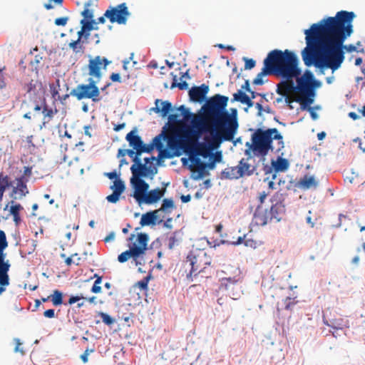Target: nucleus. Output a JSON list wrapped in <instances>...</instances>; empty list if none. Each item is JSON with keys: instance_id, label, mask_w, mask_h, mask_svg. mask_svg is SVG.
Returning <instances> with one entry per match:
<instances>
[{"instance_id": "nucleus-1", "label": "nucleus", "mask_w": 365, "mask_h": 365, "mask_svg": "<svg viewBox=\"0 0 365 365\" xmlns=\"http://www.w3.org/2000/svg\"><path fill=\"white\" fill-rule=\"evenodd\" d=\"M353 11H340L304 31L307 46L302 51L307 66L338 69L344 59L343 43L353 33Z\"/></svg>"}, {"instance_id": "nucleus-2", "label": "nucleus", "mask_w": 365, "mask_h": 365, "mask_svg": "<svg viewBox=\"0 0 365 365\" xmlns=\"http://www.w3.org/2000/svg\"><path fill=\"white\" fill-rule=\"evenodd\" d=\"M228 97L215 94L208 98L201 108V112L195 115L192 125H185L180 130V142L185 149L195 150L197 155L206 156V148L198 140L202 134L210 148H218L225 141H232L237 133L238 122L237 110L232 113L227 110Z\"/></svg>"}, {"instance_id": "nucleus-3", "label": "nucleus", "mask_w": 365, "mask_h": 365, "mask_svg": "<svg viewBox=\"0 0 365 365\" xmlns=\"http://www.w3.org/2000/svg\"><path fill=\"white\" fill-rule=\"evenodd\" d=\"M266 59L273 75L286 80L300 78L302 71L299 68V59L292 51L274 49L268 53Z\"/></svg>"}, {"instance_id": "nucleus-4", "label": "nucleus", "mask_w": 365, "mask_h": 365, "mask_svg": "<svg viewBox=\"0 0 365 365\" xmlns=\"http://www.w3.org/2000/svg\"><path fill=\"white\" fill-rule=\"evenodd\" d=\"M273 140H277L276 152H279L284 148L282 135L278 132L277 128H269L263 130L257 129L252 135V142H247L245 145L247 148L245 150V154L248 158H252V152L257 156H266L269 150L273 151Z\"/></svg>"}, {"instance_id": "nucleus-5", "label": "nucleus", "mask_w": 365, "mask_h": 365, "mask_svg": "<svg viewBox=\"0 0 365 365\" xmlns=\"http://www.w3.org/2000/svg\"><path fill=\"white\" fill-rule=\"evenodd\" d=\"M297 78V86L294 85L293 79L282 81L277 85V93L282 96L291 94L292 92L298 93V96L304 97L311 93L314 86H320V83L314 79L313 73L307 70L300 78Z\"/></svg>"}, {"instance_id": "nucleus-6", "label": "nucleus", "mask_w": 365, "mask_h": 365, "mask_svg": "<svg viewBox=\"0 0 365 365\" xmlns=\"http://www.w3.org/2000/svg\"><path fill=\"white\" fill-rule=\"evenodd\" d=\"M211 257L204 249L192 248L185 261V266L190 267L187 274V278L196 277L200 273L205 272L207 267L211 264Z\"/></svg>"}, {"instance_id": "nucleus-7", "label": "nucleus", "mask_w": 365, "mask_h": 365, "mask_svg": "<svg viewBox=\"0 0 365 365\" xmlns=\"http://www.w3.org/2000/svg\"><path fill=\"white\" fill-rule=\"evenodd\" d=\"M128 240L130 242L129 250L122 252L118 257L120 263L127 262L130 258L136 260L143 255L148 249V235L146 233H138L137 235L131 234Z\"/></svg>"}, {"instance_id": "nucleus-8", "label": "nucleus", "mask_w": 365, "mask_h": 365, "mask_svg": "<svg viewBox=\"0 0 365 365\" xmlns=\"http://www.w3.org/2000/svg\"><path fill=\"white\" fill-rule=\"evenodd\" d=\"M8 247L6 236L3 230H0V295L6 291L10 284L9 272L11 267L9 260L6 259L4 250Z\"/></svg>"}, {"instance_id": "nucleus-9", "label": "nucleus", "mask_w": 365, "mask_h": 365, "mask_svg": "<svg viewBox=\"0 0 365 365\" xmlns=\"http://www.w3.org/2000/svg\"><path fill=\"white\" fill-rule=\"evenodd\" d=\"M98 82L93 79H89L88 84H79L76 88L71 90L70 94L78 100L84 98L91 99L93 102L97 103L101 100L100 90L96 86Z\"/></svg>"}, {"instance_id": "nucleus-10", "label": "nucleus", "mask_w": 365, "mask_h": 365, "mask_svg": "<svg viewBox=\"0 0 365 365\" xmlns=\"http://www.w3.org/2000/svg\"><path fill=\"white\" fill-rule=\"evenodd\" d=\"M155 160V157L145 158V164H143L138 156L133 159L134 164L131 166L130 170L133 174L131 179H141L142 177H147L148 175H154L157 173L158 169L152 165H148L151 161Z\"/></svg>"}, {"instance_id": "nucleus-11", "label": "nucleus", "mask_w": 365, "mask_h": 365, "mask_svg": "<svg viewBox=\"0 0 365 365\" xmlns=\"http://www.w3.org/2000/svg\"><path fill=\"white\" fill-rule=\"evenodd\" d=\"M130 14L125 3H122L116 6H110L104 13V16L111 23H118V24H125Z\"/></svg>"}, {"instance_id": "nucleus-12", "label": "nucleus", "mask_w": 365, "mask_h": 365, "mask_svg": "<svg viewBox=\"0 0 365 365\" xmlns=\"http://www.w3.org/2000/svg\"><path fill=\"white\" fill-rule=\"evenodd\" d=\"M110 61L105 57L97 56L89 60L88 64V75L90 79L99 82L102 77V69H106Z\"/></svg>"}, {"instance_id": "nucleus-13", "label": "nucleus", "mask_w": 365, "mask_h": 365, "mask_svg": "<svg viewBox=\"0 0 365 365\" xmlns=\"http://www.w3.org/2000/svg\"><path fill=\"white\" fill-rule=\"evenodd\" d=\"M126 140L130 147L136 150V155L139 157L143 153H150L153 150V145L143 143L141 138L135 135V130H132L126 135Z\"/></svg>"}, {"instance_id": "nucleus-14", "label": "nucleus", "mask_w": 365, "mask_h": 365, "mask_svg": "<svg viewBox=\"0 0 365 365\" xmlns=\"http://www.w3.org/2000/svg\"><path fill=\"white\" fill-rule=\"evenodd\" d=\"M319 86H314L311 89V93L306 94L304 97L297 96L296 98V102L300 104V108L302 110H308L310 113L312 118L315 120L318 118V114L314 110V109L310 106L311 104L314 103V98L315 96V88L319 87Z\"/></svg>"}, {"instance_id": "nucleus-15", "label": "nucleus", "mask_w": 365, "mask_h": 365, "mask_svg": "<svg viewBox=\"0 0 365 365\" xmlns=\"http://www.w3.org/2000/svg\"><path fill=\"white\" fill-rule=\"evenodd\" d=\"M130 183L134 188L133 197L139 205L142 204V199L149 188V185L143 179H130Z\"/></svg>"}, {"instance_id": "nucleus-16", "label": "nucleus", "mask_w": 365, "mask_h": 365, "mask_svg": "<svg viewBox=\"0 0 365 365\" xmlns=\"http://www.w3.org/2000/svg\"><path fill=\"white\" fill-rule=\"evenodd\" d=\"M284 212V205L282 202H279L272 205L269 212L265 216L266 220H262L260 217H257V218H259L262 221L260 224L264 225L267 223V218H269L270 220H275L276 222H279Z\"/></svg>"}, {"instance_id": "nucleus-17", "label": "nucleus", "mask_w": 365, "mask_h": 365, "mask_svg": "<svg viewBox=\"0 0 365 365\" xmlns=\"http://www.w3.org/2000/svg\"><path fill=\"white\" fill-rule=\"evenodd\" d=\"M209 91V86L205 83L200 86H193L189 91V97L193 102L201 103L206 99V96Z\"/></svg>"}, {"instance_id": "nucleus-18", "label": "nucleus", "mask_w": 365, "mask_h": 365, "mask_svg": "<svg viewBox=\"0 0 365 365\" xmlns=\"http://www.w3.org/2000/svg\"><path fill=\"white\" fill-rule=\"evenodd\" d=\"M16 185L12 187L11 197L15 200H21L29 193L27 182L22 178H16Z\"/></svg>"}, {"instance_id": "nucleus-19", "label": "nucleus", "mask_w": 365, "mask_h": 365, "mask_svg": "<svg viewBox=\"0 0 365 365\" xmlns=\"http://www.w3.org/2000/svg\"><path fill=\"white\" fill-rule=\"evenodd\" d=\"M160 212V210H155L143 214L140 219V225L143 227L148 225H155L156 224L159 225L162 223L163 220L159 217L158 214Z\"/></svg>"}, {"instance_id": "nucleus-20", "label": "nucleus", "mask_w": 365, "mask_h": 365, "mask_svg": "<svg viewBox=\"0 0 365 365\" xmlns=\"http://www.w3.org/2000/svg\"><path fill=\"white\" fill-rule=\"evenodd\" d=\"M165 188H156L147 191L146 194L142 199V203L150 205L158 202L164 195Z\"/></svg>"}, {"instance_id": "nucleus-21", "label": "nucleus", "mask_w": 365, "mask_h": 365, "mask_svg": "<svg viewBox=\"0 0 365 365\" xmlns=\"http://www.w3.org/2000/svg\"><path fill=\"white\" fill-rule=\"evenodd\" d=\"M190 160L192 163L190 165L191 170L193 172H197V176L195 179L202 178L206 174H208L206 171L207 168V163L202 162L200 158L195 157H191Z\"/></svg>"}, {"instance_id": "nucleus-22", "label": "nucleus", "mask_w": 365, "mask_h": 365, "mask_svg": "<svg viewBox=\"0 0 365 365\" xmlns=\"http://www.w3.org/2000/svg\"><path fill=\"white\" fill-rule=\"evenodd\" d=\"M155 107L152 108L151 110L155 113L160 114L163 118L166 117L168 113L172 110L173 106L171 103L168 101H161L159 99L155 101Z\"/></svg>"}, {"instance_id": "nucleus-23", "label": "nucleus", "mask_w": 365, "mask_h": 365, "mask_svg": "<svg viewBox=\"0 0 365 365\" xmlns=\"http://www.w3.org/2000/svg\"><path fill=\"white\" fill-rule=\"evenodd\" d=\"M318 185V182L312 175H304L297 183V186L303 190H309L311 188H316Z\"/></svg>"}, {"instance_id": "nucleus-24", "label": "nucleus", "mask_w": 365, "mask_h": 365, "mask_svg": "<svg viewBox=\"0 0 365 365\" xmlns=\"http://www.w3.org/2000/svg\"><path fill=\"white\" fill-rule=\"evenodd\" d=\"M242 177L241 168L238 166L229 167L221 173V178L229 180H237Z\"/></svg>"}, {"instance_id": "nucleus-25", "label": "nucleus", "mask_w": 365, "mask_h": 365, "mask_svg": "<svg viewBox=\"0 0 365 365\" xmlns=\"http://www.w3.org/2000/svg\"><path fill=\"white\" fill-rule=\"evenodd\" d=\"M267 75H273V73L269 67V66L267 63V59L264 60V67L262 69V71L259 72L256 78L253 80V84L255 85H262L264 81H263V77Z\"/></svg>"}, {"instance_id": "nucleus-26", "label": "nucleus", "mask_w": 365, "mask_h": 365, "mask_svg": "<svg viewBox=\"0 0 365 365\" xmlns=\"http://www.w3.org/2000/svg\"><path fill=\"white\" fill-rule=\"evenodd\" d=\"M12 205L10 207V214L13 216L14 222L17 225L21 222V217L19 212L23 210V207L20 204H14L13 200L11 201Z\"/></svg>"}, {"instance_id": "nucleus-27", "label": "nucleus", "mask_w": 365, "mask_h": 365, "mask_svg": "<svg viewBox=\"0 0 365 365\" xmlns=\"http://www.w3.org/2000/svg\"><path fill=\"white\" fill-rule=\"evenodd\" d=\"M272 165L275 171H285L289 168V162L287 159L279 157L276 161H272Z\"/></svg>"}, {"instance_id": "nucleus-28", "label": "nucleus", "mask_w": 365, "mask_h": 365, "mask_svg": "<svg viewBox=\"0 0 365 365\" xmlns=\"http://www.w3.org/2000/svg\"><path fill=\"white\" fill-rule=\"evenodd\" d=\"M249 159L250 158H248L247 160L242 158L240 160L239 165H237L239 168H241L242 172V177L244 175L250 176L252 175L254 172V168H252V165L247 162Z\"/></svg>"}, {"instance_id": "nucleus-29", "label": "nucleus", "mask_w": 365, "mask_h": 365, "mask_svg": "<svg viewBox=\"0 0 365 365\" xmlns=\"http://www.w3.org/2000/svg\"><path fill=\"white\" fill-rule=\"evenodd\" d=\"M48 298H50V301L56 307L63 304V293L58 289L53 290V293L48 296Z\"/></svg>"}, {"instance_id": "nucleus-30", "label": "nucleus", "mask_w": 365, "mask_h": 365, "mask_svg": "<svg viewBox=\"0 0 365 365\" xmlns=\"http://www.w3.org/2000/svg\"><path fill=\"white\" fill-rule=\"evenodd\" d=\"M56 113H57L56 110L53 111L52 108H48V106L45 105L43 108V125L49 123Z\"/></svg>"}, {"instance_id": "nucleus-31", "label": "nucleus", "mask_w": 365, "mask_h": 365, "mask_svg": "<svg viewBox=\"0 0 365 365\" xmlns=\"http://www.w3.org/2000/svg\"><path fill=\"white\" fill-rule=\"evenodd\" d=\"M125 186L124 182L120 179H116L113 182V185L110 187V189L113 192L119 194H122L125 190Z\"/></svg>"}, {"instance_id": "nucleus-32", "label": "nucleus", "mask_w": 365, "mask_h": 365, "mask_svg": "<svg viewBox=\"0 0 365 365\" xmlns=\"http://www.w3.org/2000/svg\"><path fill=\"white\" fill-rule=\"evenodd\" d=\"M69 47L72 48L73 52L75 53H83L84 52V47L82 43H81V41H79V39H77L76 41H73L69 43Z\"/></svg>"}, {"instance_id": "nucleus-33", "label": "nucleus", "mask_w": 365, "mask_h": 365, "mask_svg": "<svg viewBox=\"0 0 365 365\" xmlns=\"http://www.w3.org/2000/svg\"><path fill=\"white\" fill-rule=\"evenodd\" d=\"M248 96L241 90H239L237 93L233 94V101L244 103L248 98Z\"/></svg>"}, {"instance_id": "nucleus-34", "label": "nucleus", "mask_w": 365, "mask_h": 365, "mask_svg": "<svg viewBox=\"0 0 365 365\" xmlns=\"http://www.w3.org/2000/svg\"><path fill=\"white\" fill-rule=\"evenodd\" d=\"M284 309L287 310H292L294 306L298 302L295 297H287L283 301Z\"/></svg>"}, {"instance_id": "nucleus-35", "label": "nucleus", "mask_w": 365, "mask_h": 365, "mask_svg": "<svg viewBox=\"0 0 365 365\" xmlns=\"http://www.w3.org/2000/svg\"><path fill=\"white\" fill-rule=\"evenodd\" d=\"M81 24H82V28L86 31H91L93 29H97V28L94 27L93 25L96 24V22L93 20H86L82 19L81 21Z\"/></svg>"}, {"instance_id": "nucleus-36", "label": "nucleus", "mask_w": 365, "mask_h": 365, "mask_svg": "<svg viewBox=\"0 0 365 365\" xmlns=\"http://www.w3.org/2000/svg\"><path fill=\"white\" fill-rule=\"evenodd\" d=\"M94 277H96V279L91 288V292L93 293H100L101 292V287L99 286V284L102 282V277H100L96 274L94 275Z\"/></svg>"}, {"instance_id": "nucleus-37", "label": "nucleus", "mask_w": 365, "mask_h": 365, "mask_svg": "<svg viewBox=\"0 0 365 365\" xmlns=\"http://www.w3.org/2000/svg\"><path fill=\"white\" fill-rule=\"evenodd\" d=\"M32 175V167L31 166H25L24 167L23 175L19 178H22L23 180L26 182H29V179Z\"/></svg>"}, {"instance_id": "nucleus-38", "label": "nucleus", "mask_w": 365, "mask_h": 365, "mask_svg": "<svg viewBox=\"0 0 365 365\" xmlns=\"http://www.w3.org/2000/svg\"><path fill=\"white\" fill-rule=\"evenodd\" d=\"M0 185H4L7 187L11 186V182L9 175H5L3 172L0 173Z\"/></svg>"}, {"instance_id": "nucleus-39", "label": "nucleus", "mask_w": 365, "mask_h": 365, "mask_svg": "<svg viewBox=\"0 0 365 365\" xmlns=\"http://www.w3.org/2000/svg\"><path fill=\"white\" fill-rule=\"evenodd\" d=\"M178 87L180 90H186L188 87V84L186 81H182L180 83H177V76H174L173 82L172 83L171 88Z\"/></svg>"}, {"instance_id": "nucleus-40", "label": "nucleus", "mask_w": 365, "mask_h": 365, "mask_svg": "<svg viewBox=\"0 0 365 365\" xmlns=\"http://www.w3.org/2000/svg\"><path fill=\"white\" fill-rule=\"evenodd\" d=\"M85 6L86 8L82 11L81 14L84 17V19L91 20L93 17V11L88 8V6H90V3H86Z\"/></svg>"}, {"instance_id": "nucleus-41", "label": "nucleus", "mask_w": 365, "mask_h": 365, "mask_svg": "<svg viewBox=\"0 0 365 365\" xmlns=\"http://www.w3.org/2000/svg\"><path fill=\"white\" fill-rule=\"evenodd\" d=\"M174 207V202L172 199L165 198L163 200L162 206L159 209L161 210H165L168 208Z\"/></svg>"}, {"instance_id": "nucleus-42", "label": "nucleus", "mask_w": 365, "mask_h": 365, "mask_svg": "<svg viewBox=\"0 0 365 365\" xmlns=\"http://www.w3.org/2000/svg\"><path fill=\"white\" fill-rule=\"evenodd\" d=\"M150 279V277H145L142 280L136 283V286L138 287L141 290H146L148 289V284Z\"/></svg>"}, {"instance_id": "nucleus-43", "label": "nucleus", "mask_w": 365, "mask_h": 365, "mask_svg": "<svg viewBox=\"0 0 365 365\" xmlns=\"http://www.w3.org/2000/svg\"><path fill=\"white\" fill-rule=\"evenodd\" d=\"M177 232H175L173 235L171 236L168 240V248L170 250L173 249L176 245H178L179 240L176 237Z\"/></svg>"}, {"instance_id": "nucleus-44", "label": "nucleus", "mask_w": 365, "mask_h": 365, "mask_svg": "<svg viewBox=\"0 0 365 365\" xmlns=\"http://www.w3.org/2000/svg\"><path fill=\"white\" fill-rule=\"evenodd\" d=\"M99 315L101 316L103 322L105 323L106 325H111L112 324L114 323V319L108 314L103 312H101Z\"/></svg>"}, {"instance_id": "nucleus-45", "label": "nucleus", "mask_w": 365, "mask_h": 365, "mask_svg": "<svg viewBox=\"0 0 365 365\" xmlns=\"http://www.w3.org/2000/svg\"><path fill=\"white\" fill-rule=\"evenodd\" d=\"M120 195L121 194L113 192L112 194L106 197V200L110 203H116L119 200Z\"/></svg>"}, {"instance_id": "nucleus-46", "label": "nucleus", "mask_w": 365, "mask_h": 365, "mask_svg": "<svg viewBox=\"0 0 365 365\" xmlns=\"http://www.w3.org/2000/svg\"><path fill=\"white\" fill-rule=\"evenodd\" d=\"M243 59L245 62V70H250L255 66L256 62L255 60H253L252 58H247L245 57Z\"/></svg>"}, {"instance_id": "nucleus-47", "label": "nucleus", "mask_w": 365, "mask_h": 365, "mask_svg": "<svg viewBox=\"0 0 365 365\" xmlns=\"http://www.w3.org/2000/svg\"><path fill=\"white\" fill-rule=\"evenodd\" d=\"M14 341H15V344H16V346L14 348V351L16 352V353L19 352L22 355H24L25 354V351L21 347V344H21L20 339H15Z\"/></svg>"}, {"instance_id": "nucleus-48", "label": "nucleus", "mask_w": 365, "mask_h": 365, "mask_svg": "<svg viewBox=\"0 0 365 365\" xmlns=\"http://www.w3.org/2000/svg\"><path fill=\"white\" fill-rule=\"evenodd\" d=\"M68 21V16H63V17L57 18V19H55V24L56 26H64L66 25Z\"/></svg>"}, {"instance_id": "nucleus-49", "label": "nucleus", "mask_w": 365, "mask_h": 365, "mask_svg": "<svg viewBox=\"0 0 365 365\" xmlns=\"http://www.w3.org/2000/svg\"><path fill=\"white\" fill-rule=\"evenodd\" d=\"M168 122L170 125L180 123V121L178 120V115L177 114H171L168 115Z\"/></svg>"}, {"instance_id": "nucleus-50", "label": "nucleus", "mask_w": 365, "mask_h": 365, "mask_svg": "<svg viewBox=\"0 0 365 365\" xmlns=\"http://www.w3.org/2000/svg\"><path fill=\"white\" fill-rule=\"evenodd\" d=\"M94 350L93 349H86L85 350V351L83 352V354L81 356V360L83 361V363H87L88 361V355L93 352Z\"/></svg>"}, {"instance_id": "nucleus-51", "label": "nucleus", "mask_w": 365, "mask_h": 365, "mask_svg": "<svg viewBox=\"0 0 365 365\" xmlns=\"http://www.w3.org/2000/svg\"><path fill=\"white\" fill-rule=\"evenodd\" d=\"M153 146L155 145V147L158 149H161L163 147L162 143H161V138L160 135L156 136L153 138Z\"/></svg>"}, {"instance_id": "nucleus-52", "label": "nucleus", "mask_w": 365, "mask_h": 365, "mask_svg": "<svg viewBox=\"0 0 365 365\" xmlns=\"http://www.w3.org/2000/svg\"><path fill=\"white\" fill-rule=\"evenodd\" d=\"M178 110L182 112V114L184 115L185 119H188V118L191 115V113L184 106H180L178 108Z\"/></svg>"}, {"instance_id": "nucleus-53", "label": "nucleus", "mask_w": 365, "mask_h": 365, "mask_svg": "<svg viewBox=\"0 0 365 365\" xmlns=\"http://www.w3.org/2000/svg\"><path fill=\"white\" fill-rule=\"evenodd\" d=\"M84 299L83 296H71L68 299V304L71 305L76 302H78L81 299Z\"/></svg>"}, {"instance_id": "nucleus-54", "label": "nucleus", "mask_w": 365, "mask_h": 365, "mask_svg": "<svg viewBox=\"0 0 365 365\" xmlns=\"http://www.w3.org/2000/svg\"><path fill=\"white\" fill-rule=\"evenodd\" d=\"M283 97L284 98V101L287 103V105L289 106V108L292 109V106L291 104L294 101H296V98H294L290 94L287 95V96H284Z\"/></svg>"}, {"instance_id": "nucleus-55", "label": "nucleus", "mask_w": 365, "mask_h": 365, "mask_svg": "<svg viewBox=\"0 0 365 365\" xmlns=\"http://www.w3.org/2000/svg\"><path fill=\"white\" fill-rule=\"evenodd\" d=\"M43 316L46 318H53L55 317V311L53 309H47L43 312Z\"/></svg>"}, {"instance_id": "nucleus-56", "label": "nucleus", "mask_w": 365, "mask_h": 365, "mask_svg": "<svg viewBox=\"0 0 365 365\" xmlns=\"http://www.w3.org/2000/svg\"><path fill=\"white\" fill-rule=\"evenodd\" d=\"M33 139H34V136L31 135H29L27 136L26 138V143L28 144V148L29 149H34L35 148V145L33 142Z\"/></svg>"}, {"instance_id": "nucleus-57", "label": "nucleus", "mask_w": 365, "mask_h": 365, "mask_svg": "<svg viewBox=\"0 0 365 365\" xmlns=\"http://www.w3.org/2000/svg\"><path fill=\"white\" fill-rule=\"evenodd\" d=\"M110 78L113 82H121L119 73H113L110 75Z\"/></svg>"}, {"instance_id": "nucleus-58", "label": "nucleus", "mask_w": 365, "mask_h": 365, "mask_svg": "<svg viewBox=\"0 0 365 365\" xmlns=\"http://www.w3.org/2000/svg\"><path fill=\"white\" fill-rule=\"evenodd\" d=\"M325 324H326L327 326H329V327H331V328H332V329H341V324L340 323L336 322H332V324H329L327 322H325Z\"/></svg>"}, {"instance_id": "nucleus-59", "label": "nucleus", "mask_w": 365, "mask_h": 365, "mask_svg": "<svg viewBox=\"0 0 365 365\" xmlns=\"http://www.w3.org/2000/svg\"><path fill=\"white\" fill-rule=\"evenodd\" d=\"M6 86V83L4 81V77L1 70L0 69V89L4 88Z\"/></svg>"}, {"instance_id": "nucleus-60", "label": "nucleus", "mask_w": 365, "mask_h": 365, "mask_svg": "<svg viewBox=\"0 0 365 365\" xmlns=\"http://www.w3.org/2000/svg\"><path fill=\"white\" fill-rule=\"evenodd\" d=\"M172 220H173V219L171 217L168 218L167 220L163 222V227L168 228V229H172V227H173V226L171 225Z\"/></svg>"}, {"instance_id": "nucleus-61", "label": "nucleus", "mask_w": 365, "mask_h": 365, "mask_svg": "<svg viewBox=\"0 0 365 365\" xmlns=\"http://www.w3.org/2000/svg\"><path fill=\"white\" fill-rule=\"evenodd\" d=\"M106 176L109 178V179H120L118 176V174L116 173V172L113 171V172H110V173H106Z\"/></svg>"}, {"instance_id": "nucleus-62", "label": "nucleus", "mask_w": 365, "mask_h": 365, "mask_svg": "<svg viewBox=\"0 0 365 365\" xmlns=\"http://www.w3.org/2000/svg\"><path fill=\"white\" fill-rule=\"evenodd\" d=\"M267 195H268V193L265 192L264 191L259 193V200L260 204H262L264 202V201Z\"/></svg>"}, {"instance_id": "nucleus-63", "label": "nucleus", "mask_w": 365, "mask_h": 365, "mask_svg": "<svg viewBox=\"0 0 365 365\" xmlns=\"http://www.w3.org/2000/svg\"><path fill=\"white\" fill-rule=\"evenodd\" d=\"M249 93L251 94V96L250 97L251 99L255 98L258 96H262L263 98L265 97L264 94H261L259 93H257L255 91H253L252 90L250 91H249Z\"/></svg>"}, {"instance_id": "nucleus-64", "label": "nucleus", "mask_w": 365, "mask_h": 365, "mask_svg": "<svg viewBox=\"0 0 365 365\" xmlns=\"http://www.w3.org/2000/svg\"><path fill=\"white\" fill-rule=\"evenodd\" d=\"M348 52H354L356 51V47L354 45L349 44L344 47Z\"/></svg>"}]
</instances>
